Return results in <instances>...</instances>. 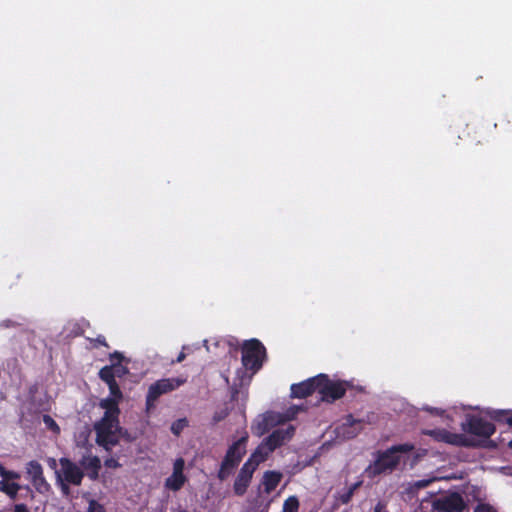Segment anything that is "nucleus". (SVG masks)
<instances>
[{
	"instance_id": "obj_1",
	"label": "nucleus",
	"mask_w": 512,
	"mask_h": 512,
	"mask_svg": "<svg viewBox=\"0 0 512 512\" xmlns=\"http://www.w3.org/2000/svg\"><path fill=\"white\" fill-rule=\"evenodd\" d=\"M120 400L107 397L101 399L99 406L105 410L103 417L94 425L96 432V443L110 452L113 447L119 444L122 428L119 423Z\"/></svg>"
},
{
	"instance_id": "obj_2",
	"label": "nucleus",
	"mask_w": 512,
	"mask_h": 512,
	"mask_svg": "<svg viewBox=\"0 0 512 512\" xmlns=\"http://www.w3.org/2000/svg\"><path fill=\"white\" fill-rule=\"evenodd\" d=\"M414 448L411 443H403L393 445L384 451H377L375 460L365 469V475L374 479L381 474L392 473L400 464L399 453H409Z\"/></svg>"
},
{
	"instance_id": "obj_3",
	"label": "nucleus",
	"mask_w": 512,
	"mask_h": 512,
	"mask_svg": "<svg viewBox=\"0 0 512 512\" xmlns=\"http://www.w3.org/2000/svg\"><path fill=\"white\" fill-rule=\"evenodd\" d=\"M249 436L245 432L238 440L234 441L227 449L226 454L220 464L217 473V478L220 481H225L234 470L239 466L243 457L247 452V443Z\"/></svg>"
},
{
	"instance_id": "obj_4",
	"label": "nucleus",
	"mask_w": 512,
	"mask_h": 512,
	"mask_svg": "<svg viewBox=\"0 0 512 512\" xmlns=\"http://www.w3.org/2000/svg\"><path fill=\"white\" fill-rule=\"evenodd\" d=\"M242 364L253 373L261 369L264 360L266 359V348L256 338L246 340L242 345Z\"/></svg>"
},
{
	"instance_id": "obj_5",
	"label": "nucleus",
	"mask_w": 512,
	"mask_h": 512,
	"mask_svg": "<svg viewBox=\"0 0 512 512\" xmlns=\"http://www.w3.org/2000/svg\"><path fill=\"white\" fill-rule=\"evenodd\" d=\"M187 378L185 377H172V378H162L154 383H152L146 394V408L150 410L155 407V403L157 400L167 393H170L180 386L185 384Z\"/></svg>"
},
{
	"instance_id": "obj_6",
	"label": "nucleus",
	"mask_w": 512,
	"mask_h": 512,
	"mask_svg": "<svg viewBox=\"0 0 512 512\" xmlns=\"http://www.w3.org/2000/svg\"><path fill=\"white\" fill-rule=\"evenodd\" d=\"M319 389L321 400L327 403H333L341 399L347 390L345 381H333L326 374H319Z\"/></svg>"
},
{
	"instance_id": "obj_7",
	"label": "nucleus",
	"mask_w": 512,
	"mask_h": 512,
	"mask_svg": "<svg viewBox=\"0 0 512 512\" xmlns=\"http://www.w3.org/2000/svg\"><path fill=\"white\" fill-rule=\"evenodd\" d=\"M375 420V413H369L362 419H356L352 414H348L344 422L336 428L337 435L344 439H353L363 431L365 424H373Z\"/></svg>"
},
{
	"instance_id": "obj_8",
	"label": "nucleus",
	"mask_w": 512,
	"mask_h": 512,
	"mask_svg": "<svg viewBox=\"0 0 512 512\" xmlns=\"http://www.w3.org/2000/svg\"><path fill=\"white\" fill-rule=\"evenodd\" d=\"M59 464L60 469L55 471L56 480L65 481L74 486H80L82 484L85 472L82 470L81 466L67 457H61Z\"/></svg>"
},
{
	"instance_id": "obj_9",
	"label": "nucleus",
	"mask_w": 512,
	"mask_h": 512,
	"mask_svg": "<svg viewBox=\"0 0 512 512\" xmlns=\"http://www.w3.org/2000/svg\"><path fill=\"white\" fill-rule=\"evenodd\" d=\"M462 430L478 437L489 438L495 433L496 427L482 417L470 415L466 422L462 423Z\"/></svg>"
},
{
	"instance_id": "obj_10",
	"label": "nucleus",
	"mask_w": 512,
	"mask_h": 512,
	"mask_svg": "<svg viewBox=\"0 0 512 512\" xmlns=\"http://www.w3.org/2000/svg\"><path fill=\"white\" fill-rule=\"evenodd\" d=\"M425 435L432 437L434 440L438 442H444L447 444H452L456 446L462 447H472L475 446L474 442L470 440L464 434H457L449 432L446 429H432L424 431Z\"/></svg>"
},
{
	"instance_id": "obj_11",
	"label": "nucleus",
	"mask_w": 512,
	"mask_h": 512,
	"mask_svg": "<svg viewBox=\"0 0 512 512\" xmlns=\"http://www.w3.org/2000/svg\"><path fill=\"white\" fill-rule=\"evenodd\" d=\"M466 503L461 494L452 492L433 501V509L437 512H463Z\"/></svg>"
},
{
	"instance_id": "obj_12",
	"label": "nucleus",
	"mask_w": 512,
	"mask_h": 512,
	"mask_svg": "<svg viewBox=\"0 0 512 512\" xmlns=\"http://www.w3.org/2000/svg\"><path fill=\"white\" fill-rule=\"evenodd\" d=\"M294 434L295 427L293 425H289L286 428H278L274 430L263 440V442L268 446V450L273 452L275 449L282 446L286 441L291 440Z\"/></svg>"
},
{
	"instance_id": "obj_13",
	"label": "nucleus",
	"mask_w": 512,
	"mask_h": 512,
	"mask_svg": "<svg viewBox=\"0 0 512 512\" xmlns=\"http://www.w3.org/2000/svg\"><path fill=\"white\" fill-rule=\"evenodd\" d=\"M319 375L291 385V397L304 399L319 389Z\"/></svg>"
},
{
	"instance_id": "obj_14",
	"label": "nucleus",
	"mask_w": 512,
	"mask_h": 512,
	"mask_svg": "<svg viewBox=\"0 0 512 512\" xmlns=\"http://www.w3.org/2000/svg\"><path fill=\"white\" fill-rule=\"evenodd\" d=\"M79 465L83 468L82 470L86 472L85 475H87L90 480H98L102 466L98 456L90 454L83 455L79 461Z\"/></svg>"
},
{
	"instance_id": "obj_15",
	"label": "nucleus",
	"mask_w": 512,
	"mask_h": 512,
	"mask_svg": "<svg viewBox=\"0 0 512 512\" xmlns=\"http://www.w3.org/2000/svg\"><path fill=\"white\" fill-rule=\"evenodd\" d=\"M251 479L252 476L240 470L233 484L234 493L243 496L250 485Z\"/></svg>"
},
{
	"instance_id": "obj_16",
	"label": "nucleus",
	"mask_w": 512,
	"mask_h": 512,
	"mask_svg": "<svg viewBox=\"0 0 512 512\" xmlns=\"http://www.w3.org/2000/svg\"><path fill=\"white\" fill-rule=\"evenodd\" d=\"M282 479V474L277 471H266L263 475V485L266 493L276 489Z\"/></svg>"
},
{
	"instance_id": "obj_17",
	"label": "nucleus",
	"mask_w": 512,
	"mask_h": 512,
	"mask_svg": "<svg viewBox=\"0 0 512 512\" xmlns=\"http://www.w3.org/2000/svg\"><path fill=\"white\" fill-rule=\"evenodd\" d=\"M22 486L14 481L0 480V492L6 494L11 500L17 498L18 492Z\"/></svg>"
},
{
	"instance_id": "obj_18",
	"label": "nucleus",
	"mask_w": 512,
	"mask_h": 512,
	"mask_svg": "<svg viewBox=\"0 0 512 512\" xmlns=\"http://www.w3.org/2000/svg\"><path fill=\"white\" fill-rule=\"evenodd\" d=\"M187 481V478L184 474H176L172 473L165 480V487L171 491H179Z\"/></svg>"
},
{
	"instance_id": "obj_19",
	"label": "nucleus",
	"mask_w": 512,
	"mask_h": 512,
	"mask_svg": "<svg viewBox=\"0 0 512 512\" xmlns=\"http://www.w3.org/2000/svg\"><path fill=\"white\" fill-rule=\"evenodd\" d=\"M271 453L272 451L268 450V446L262 441L252 452L249 458L259 465L266 461Z\"/></svg>"
},
{
	"instance_id": "obj_20",
	"label": "nucleus",
	"mask_w": 512,
	"mask_h": 512,
	"mask_svg": "<svg viewBox=\"0 0 512 512\" xmlns=\"http://www.w3.org/2000/svg\"><path fill=\"white\" fill-rule=\"evenodd\" d=\"M98 376L106 384L115 381V363L102 367L98 373Z\"/></svg>"
},
{
	"instance_id": "obj_21",
	"label": "nucleus",
	"mask_w": 512,
	"mask_h": 512,
	"mask_svg": "<svg viewBox=\"0 0 512 512\" xmlns=\"http://www.w3.org/2000/svg\"><path fill=\"white\" fill-rule=\"evenodd\" d=\"M491 419L499 423H507L511 426L512 411L511 410H493L490 413Z\"/></svg>"
},
{
	"instance_id": "obj_22",
	"label": "nucleus",
	"mask_w": 512,
	"mask_h": 512,
	"mask_svg": "<svg viewBox=\"0 0 512 512\" xmlns=\"http://www.w3.org/2000/svg\"><path fill=\"white\" fill-rule=\"evenodd\" d=\"M362 484L363 482L361 480L353 483L347 490H345L339 495L338 500L342 504H348L351 501L355 491L359 489L362 486Z\"/></svg>"
},
{
	"instance_id": "obj_23",
	"label": "nucleus",
	"mask_w": 512,
	"mask_h": 512,
	"mask_svg": "<svg viewBox=\"0 0 512 512\" xmlns=\"http://www.w3.org/2000/svg\"><path fill=\"white\" fill-rule=\"evenodd\" d=\"M26 473L30 477V480L37 478L43 474L42 465L36 460H31L27 463Z\"/></svg>"
},
{
	"instance_id": "obj_24",
	"label": "nucleus",
	"mask_w": 512,
	"mask_h": 512,
	"mask_svg": "<svg viewBox=\"0 0 512 512\" xmlns=\"http://www.w3.org/2000/svg\"><path fill=\"white\" fill-rule=\"evenodd\" d=\"M299 500L296 496L288 497L283 503V512H298L299 510Z\"/></svg>"
},
{
	"instance_id": "obj_25",
	"label": "nucleus",
	"mask_w": 512,
	"mask_h": 512,
	"mask_svg": "<svg viewBox=\"0 0 512 512\" xmlns=\"http://www.w3.org/2000/svg\"><path fill=\"white\" fill-rule=\"evenodd\" d=\"M31 483L35 487V489L40 493H43L49 489V484L46 481L44 474L32 479Z\"/></svg>"
},
{
	"instance_id": "obj_26",
	"label": "nucleus",
	"mask_w": 512,
	"mask_h": 512,
	"mask_svg": "<svg viewBox=\"0 0 512 512\" xmlns=\"http://www.w3.org/2000/svg\"><path fill=\"white\" fill-rule=\"evenodd\" d=\"M0 476L2 479L7 481H16L20 479V474L14 470L6 469L2 464H0Z\"/></svg>"
},
{
	"instance_id": "obj_27",
	"label": "nucleus",
	"mask_w": 512,
	"mask_h": 512,
	"mask_svg": "<svg viewBox=\"0 0 512 512\" xmlns=\"http://www.w3.org/2000/svg\"><path fill=\"white\" fill-rule=\"evenodd\" d=\"M187 426H188V420L186 418L178 419L172 423L171 432L174 435L179 436L181 434V432L184 430V428Z\"/></svg>"
},
{
	"instance_id": "obj_28",
	"label": "nucleus",
	"mask_w": 512,
	"mask_h": 512,
	"mask_svg": "<svg viewBox=\"0 0 512 512\" xmlns=\"http://www.w3.org/2000/svg\"><path fill=\"white\" fill-rule=\"evenodd\" d=\"M107 385L109 388L110 397L116 398L121 401L123 398V394H122V391H121L117 381L115 380Z\"/></svg>"
},
{
	"instance_id": "obj_29",
	"label": "nucleus",
	"mask_w": 512,
	"mask_h": 512,
	"mask_svg": "<svg viewBox=\"0 0 512 512\" xmlns=\"http://www.w3.org/2000/svg\"><path fill=\"white\" fill-rule=\"evenodd\" d=\"M43 422L46 425V427L51 430L52 432L59 434L60 433V427L56 423V421L48 414L43 416Z\"/></svg>"
},
{
	"instance_id": "obj_30",
	"label": "nucleus",
	"mask_w": 512,
	"mask_h": 512,
	"mask_svg": "<svg viewBox=\"0 0 512 512\" xmlns=\"http://www.w3.org/2000/svg\"><path fill=\"white\" fill-rule=\"evenodd\" d=\"M258 466L259 465L254 460H252L251 458H248L240 470L244 471L246 474H249L250 476H253V474Z\"/></svg>"
},
{
	"instance_id": "obj_31",
	"label": "nucleus",
	"mask_w": 512,
	"mask_h": 512,
	"mask_svg": "<svg viewBox=\"0 0 512 512\" xmlns=\"http://www.w3.org/2000/svg\"><path fill=\"white\" fill-rule=\"evenodd\" d=\"M87 339L90 342L92 348H98L100 346L109 348L106 338L103 335H98L96 338H87Z\"/></svg>"
},
{
	"instance_id": "obj_32",
	"label": "nucleus",
	"mask_w": 512,
	"mask_h": 512,
	"mask_svg": "<svg viewBox=\"0 0 512 512\" xmlns=\"http://www.w3.org/2000/svg\"><path fill=\"white\" fill-rule=\"evenodd\" d=\"M87 512H106V509L103 504L99 503L95 499H91L88 503Z\"/></svg>"
},
{
	"instance_id": "obj_33",
	"label": "nucleus",
	"mask_w": 512,
	"mask_h": 512,
	"mask_svg": "<svg viewBox=\"0 0 512 512\" xmlns=\"http://www.w3.org/2000/svg\"><path fill=\"white\" fill-rule=\"evenodd\" d=\"M228 414L229 413L226 408L216 411L212 417L213 424H217V423L221 422L228 416Z\"/></svg>"
},
{
	"instance_id": "obj_34",
	"label": "nucleus",
	"mask_w": 512,
	"mask_h": 512,
	"mask_svg": "<svg viewBox=\"0 0 512 512\" xmlns=\"http://www.w3.org/2000/svg\"><path fill=\"white\" fill-rule=\"evenodd\" d=\"M185 461L183 458H177L173 464V472L176 474H184Z\"/></svg>"
},
{
	"instance_id": "obj_35",
	"label": "nucleus",
	"mask_w": 512,
	"mask_h": 512,
	"mask_svg": "<svg viewBox=\"0 0 512 512\" xmlns=\"http://www.w3.org/2000/svg\"><path fill=\"white\" fill-rule=\"evenodd\" d=\"M56 483H57L58 487L60 488L61 493L64 496L70 495V493H71L70 485H72L71 483H68V482L66 483L65 481H60V480H56Z\"/></svg>"
},
{
	"instance_id": "obj_36",
	"label": "nucleus",
	"mask_w": 512,
	"mask_h": 512,
	"mask_svg": "<svg viewBox=\"0 0 512 512\" xmlns=\"http://www.w3.org/2000/svg\"><path fill=\"white\" fill-rule=\"evenodd\" d=\"M126 373H128L127 367L121 365L120 363H115V377H122Z\"/></svg>"
},
{
	"instance_id": "obj_37",
	"label": "nucleus",
	"mask_w": 512,
	"mask_h": 512,
	"mask_svg": "<svg viewBox=\"0 0 512 512\" xmlns=\"http://www.w3.org/2000/svg\"><path fill=\"white\" fill-rule=\"evenodd\" d=\"M104 465L107 467V468H113V469H116L118 467H120V463L118 462L117 459L115 458H108L104 461Z\"/></svg>"
},
{
	"instance_id": "obj_38",
	"label": "nucleus",
	"mask_w": 512,
	"mask_h": 512,
	"mask_svg": "<svg viewBox=\"0 0 512 512\" xmlns=\"http://www.w3.org/2000/svg\"><path fill=\"white\" fill-rule=\"evenodd\" d=\"M12 512H30V509L24 503H17L12 507Z\"/></svg>"
},
{
	"instance_id": "obj_39",
	"label": "nucleus",
	"mask_w": 512,
	"mask_h": 512,
	"mask_svg": "<svg viewBox=\"0 0 512 512\" xmlns=\"http://www.w3.org/2000/svg\"><path fill=\"white\" fill-rule=\"evenodd\" d=\"M474 512H496L489 504H478Z\"/></svg>"
},
{
	"instance_id": "obj_40",
	"label": "nucleus",
	"mask_w": 512,
	"mask_h": 512,
	"mask_svg": "<svg viewBox=\"0 0 512 512\" xmlns=\"http://www.w3.org/2000/svg\"><path fill=\"white\" fill-rule=\"evenodd\" d=\"M110 360L112 363H120L122 360H123V355L118 352V351H115L113 353L110 354Z\"/></svg>"
},
{
	"instance_id": "obj_41",
	"label": "nucleus",
	"mask_w": 512,
	"mask_h": 512,
	"mask_svg": "<svg viewBox=\"0 0 512 512\" xmlns=\"http://www.w3.org/2000/svg\"><path fill=\"white\" fill-rule=\"evenodd\" d=\"M373 512H388L386 503L379 501L375 505Z\"/></svg>"
},
{
	"instance_id": "obj_42",
	"label": "nucleus",
	"mask_w": 512,
	"mask_h": 512,
	"mask_svg": "<svg viewBox=\"0 0 512 512\" xmlns=\"http://www.w3.org/2000/svg\"><path fill=\"white\" fill-rule=\"evenodd\" d=\"M432 482V480H419V481H416L414 483V487L418 488V489H421V488H425L427 487L430 483Z\"/></svg>"
},
{
	"instance_id": "obj_43",
	"label": "nucleus",
	"mask_w": 512,
	"mask_h": 512,
	"mask_svg": "<svg viewBox=\"0 0 512 512\" xmlns=\"http://www.w3.org/2000/svg\"><path fill=\"white\" fill-rule=\"evenodd\" d=\"M185 358H186V354L183 351H181L176 358V362L181 363L182 361H184Z\"/></svg>"
},
{
	"instance_id": "obj_44",
	"label": "nucleus",
	"mask_w": 512,
	"mask_h": 512,
	"mask_svg": "<svg viewBox=\"0 0 512 512\" xmlns=\"http://www.w3.org/2000/svg\"><path fill=\"white\" fill-rule=\"evenodd\" d=\"M427 410L435 415H440L443 412L442 410H440L438 408H431V409H427Z\"/></svg>"
},
{
	"instance_id": "obj_45",
	"label": "nucleus",
	"mask_w": 512,
	"mask_h": 512,
	"mask_svg": "<svg viewBox=\"0 0 512 512\" xmlns=\"http://www.w3.org/2000/svg\"><path fill=\"white\" fill-rule=\"evenodd\" d=\"M50 467L54 468L56 466V460L55 459H50V463H49Z\"/></svg>"
},
{
	"instance_id": "obj_46",
	"label": "nucleus",
	"mask_w": 512,
	"mask_h": 512,
	"mask_svg": "<svg viewBox=\"0 0 512 512\" xmlns=\"http://www.w3.org/2000/svg\"><path fill=\"white\" fill-rule=\"evenodd\" d=\"M258 433L259 434H263L265 431H266V428L264 427L263 429L260 430V424L258 425Z\"/></svg>"
},
{
	"instance_id": "obj_47",
	"label": "nucleus",
	"mask_w": 512,
	"mask_h": 512,
	"mask_svg": "<svg viewBox=\"0 0 512 512\" xmlns=\"http://www.w3.org/2000/svg\"><path fill=\"white\" fill-rule=\"evenodd\" d=\"M26 489L30 492L31 497H34L33 491L30 489V487H29V486H26Z\"/></svg>"
},
{
	"instance_id": "obj_48",
	"label": "nucleus",
	"mask_w": 512,
	"mask_h": 512,
	"mask_svg": "<svg viewBox=\"0 0 512 512\" xmlns=\"http://www.w3.org/2000/svg\"><path fill=\"white\" fill-rule=\"evenodd\" d=\"M179 512H190L188 510H179Z\"/></svg>"
},
{
	"instance_id": "obj_49",
	"label": "nucleus",
	"mask_w": 512,
	"mask_h": 512,
	"mask_svg": "<svg viewBox=\"0 0 512 512\" xmlns=\"http://www.w3.org/2000/svg\"><path fill=\"white\" fill-rule=\"evenodd\" d=\"M510 421H511V427H512V419Z\"/></svg>"
}]
</instances>
